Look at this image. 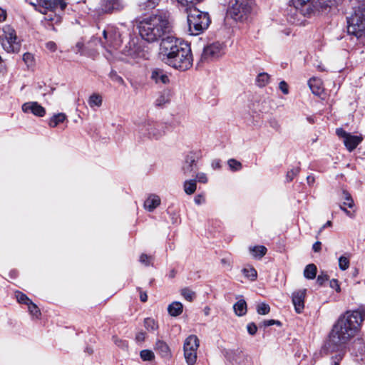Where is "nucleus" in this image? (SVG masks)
Returning a JSON list of instances; mask_svg holds the SVG:
<instances>
[{"instance_id": "obj_60", "label": "nucleus", "mask_w": 365, "mask_h": 365, "mask_svg": "<svg viewBox=\"0 0 365 365\" xmlns=\"http://www.w3.org/2000/svg\"><path fill=\"white\" fill-rule=\"evenodd\" d=\"M321 249H322V243L319 241L316 242L312 246V250L315 252H319L321 250Z\"/></svg>"}, {"instance_id": "obj_53", "label": "nucleus", "mask_w": 365, "mask_h": 365, "mask_svg": "<svg viewBox=\"0 0 365 365\" xmlns=\"http://www.w3.org/2000/svg\"><path fill=\"white\" fill-rule=\"evenodd\" d=\"M343 359V354H336L335 356H333L331 357V365H339L340 364V361L342 360Z\"/></svg>"}, {"instance_id": "obj_23", "label": "nucleus", "mask_w": 365, "mask_h": 365, "mask_svg": "<svg viewBox=\"0 0 365 365\" xmlns=\"http://www.w3.org/2000/svg\"><path fill=\"white\" fill-rule=\"evenodd\" d=\"M267 248L263 245H258L250 247V252L253 257L261 259L267 253Z\"/></svg>"}, {"instance_id": "obj_38", "label": "nucleus", "mask_w": 365, "mask_h": 365, "mask_svg": "<svg viewBox=\"0 0 365 365\" xmlns=\"http://www.w3.org/2000/svg\"><path fill=\"white\" fill-rule=\"evenodd\" d=\"M16 297L19 303L29 305L31 304V300L24 293L21 292H16Z\"/></svg>"}, {"instance_id": "obj_6", "label": "nucleus", "mask_w": 365, "mask_h": 365, "mask_svg": "<svg viewBox=\"0 0 365 365\" xmlns=\"http://www.w3.org/2000/svg\"><path fill=\"white\" fill-rule=\"evenodd\" d=\"M211 22L208 13L200 11L195 7L187 11V24L191 35L197 36L206 30Z\"/></svg>"}, {"instance_id": "obj_51", "label": "nucleus", "mask_w": 365, "mask_h": 365, "mask_svg": "<svg viewBox=\"0 0 365 365\" xmlns=\"http://www.w3.org/2000/svg\"><path fill=\"white\" fill-rule=\"evenodd\" d=\"M336 133L339 137H358L357 135H353L351 133H346L344 129L342 128H337L336 130Z\"/></svg>"}, {"instance_id": "obj_16", "label": "nucleus", "mask_w": 365, "mask_h": 365, "mask_svg": "<svg viewBox=\"0 0 365 365\" xmlns=\"http://www.w3.org/2000/svg\"><path fill=\"white\" fill-rule=\"evenodd\" d=\"M200 345V341L196 335H190L184 342V351H197Z\"/></svg>"}, {"instance_id": "obj_14", "label": "nucleus", "mask_w": 365, "mask_h": 365, "mask_svg": "<svg viewBox=\"0 0 365 365\" xmlns=\"http://www.w3.org/2000/svg\"><path fill=\"white\" fill-rule=\"evenodd\" d=\"M22 110L24 113H32L34 115L43 117L46 114V110L37 102H28L22 105Z\"/></svg>"}, {"instance_id": "obj_21", "label": "nucleus", "mask_w": 365, "mask_h": 365, "mask_svg": "<svg viewBox=\"0 0 365 365\" xmlns=\"http://www.w3.org/2000/svg\"><path fill=\"white\" fill-rule=\"evenodd\" d=\"M183 306L180 302H173L168 307V312L172 317H178L182 312Z\"/></svg>"}, {"instance_id": "obj_17", "label": "nucleus", "mask_w": 365, "mask_h": 365, "mask_svg": "<svg viewBox=\"0 0 365 365\" xmlns=\"http://www.w3.org/2000/svg\"><path fill=\"white\" fill-rule=\"evenodd\" d=\"M155 351L161 357L168 359L171 357V351L168 345L163 341L158 340L155 344Z\"/></svg>"}, {"instance_id": "obj_12", "label": "nucleus", "mask_w": 365, "mask_h": 365, "mask_svg": "<svg viewBox=\"0 0 365 365\" xmlns=\"http://www.w3.org/2000/svg\"><path fill=\"white\" fill-rule=\"evenodd\" d=\"M307 296V289H302L294 291L292 294V302L294 307V310L297 314L303 312L304 309V299Z\"/></svg>"}, {"instance_id": "obj_58", "label": "nucleus", "mask_w": 365, "mask_h": 365, "mask_svg": "<svg viewBox=\"0 0 365 365\" xmlns=\"http://www.w3.org/2000/svg\"><path fill=\"white\" fill-rule=\"evenodd\" d=\"M46 47L51 51H55L56 50L57 46L53 41H48L46 43Z\"/></svg>"}, {"instance_id": "obj_1", "label": "nucleus", "mask_w": 365, "mask_h": 365, "mask_svg": "<svg viewBox=\"0 0 365 365\" xmlns=\"http://www.w3.org/2000/svg\"><path fill=\"white\" fill-rule=\"evenodd\" d=\"M365 319L362 309L346 311L334 324L324 349L327 352L339 351L360 330Z\"/></svg>"}, {"instance_id": "obj_52", "label": "nucleus", "mask_w": 365, "mask_h": 365, "mask_svg": "<svg viewBox=\"0 0 365 365\" xmlns=\"http://www.w3.org/2000/svg\"><path fill=\"white\" fill-rule=\"evenodd\" d=\"M150 256H148L146 254H142L140 257V262L145 266H149L150 264Z\"/></svg>"}, {"instance_id": "obj_30", "label": "nucleus", "mask_w": 365, "mask_h": 365, "mask_svg": "<svg viewBox=\"0 0 365 365\" xmlns=\"http://www.w3.org/2000/svg\"><path fill=\"white\" fill-rule=\"evenodd\" d=\"M170 101L168 92H163L159 95L155 101V106L163 107Z\"/></svg>"}, {"instance_id": "obj_32", "label": "nucleus", "mask_w": 365, "mask_h": 365, "mask_svg": "<svg viewBox=\"0 0 365 365\" xmlns=\"http://www.w3.org/2000/svg\"><path fill=\"white\" fill-rule=\"evenodd\" d=\"M144 327L148 331H155L158 329V323L150 317L144 319Z\"/></svg>"}, {"instance_id": "obj_3", "label": "nucleus", "mask_w": 365, "mask_h": 365, "mask_svg": "<svg viewBox=\"0 0 365 365\" xmlns=\"http://www.w3.org/2000/svg\"><path fill=\"white\" fill-rule=\"evenodd\" d=\"M138 32L144 41L148 43L158 42L170 36L172 32V19L170 13L167 10H158L155 14L143 19L138 23Z\"/></svg>"}, {"instance_id": "obj_42", "label": "nucleus", "mask_w": 365, "mask_h": 365, "mask_svg": "<svg viewBox=\"0 0 365 365\" xmlns=\"http://www.w3.org/2000/svg\"><path fill=\"white\" fill-rule=\"evenodd\" d=\"M29 311L30 314L35 317L36 318H38L41 316V312L38 307L31 302V304L28 305Z\"/></svg>"}, {"instance_id": "obj_59", "label": "nucleus", "mask_w": 365, "mask_h": 365, "mask_svg": "<svg viewBox=\"0 0 365 365\" xmlns=\"http://www.w3.org/2000/svg\"><path fill=\"white\" fill-rule=\"evenodd\" d=\"M115 344L118 346H120L122 348H127L128 347V343L126 341H123V340H121V339H118V340H115Z\"/></svg>"}, {"instance_id": "obj_11", "label": "nucleus", "mask_w": 365, "mask_h": 365, "mask_svg": "<svg viewBox=\"0 0 365 365\" xmlns=\"http://www.w3.org/2000/svg\"><path fill=\"white\" fill-rule=\"evenodd\" d=\"M225 46L220 42H214L205 46L201 55V61H211L222 56Z\"/></svg>"}, {"instance_id": "obj_36", "label": "nucleus", "mask_w": 365, "mask_h": 365, "mask_svg": "<svg viewBox=\"0 0 365 365\" xmlns=\"http://www.w3.org/2000/svg\"><path fill=\"white\" fill-rule=\"evenodd\" d=\"M181 294L188 302L193 301L194 298L195 297V292L192 291L187 287L181 289Z\"/></svg>"}, {"instance_id": "obj_44", "label": "nucleus", "mask_w": 365, "mask_h": 365, "mask_svg": "<svg viewBox=\"0 0 365 365\" xmlns=\"http://www.w3.org/2000/svg\"><path fill=\"white\" fill-rule=\"evenodd\" d=\"M349 266V260L344 256H341L339 258V267L341 270H346Z\"/></svg>"}, {"instance_id": "obj_49", "label": "nucleus", "mask_w": 365, "mask_h": 365, "mask_svg": "<svg viewBox=\"0 0 365 365\" xmlns=\"http://www.w3.org/2000/svg\"><path fill=\"white\" fill-rule=\"evenodd\" d=\"M327 280H329V276L327 274H324L323 272H322V273L317 277V283L319 286H322L324 283Z\"/></svg>"}, {"instance_id": "obj_48", "label": "nucleus", "mask_w": 365, "mask_h": 365, "mask_svg": "<svg viewBox=\"0 0 365 365\" xmlns=\"http://www.w3.org/2000/svg\"><path fill=\"white\" fill-rule=\"evenodd\" d=\"M195 178L194 180H197V182H201V183H206L207 182V177L205 173H198V171L195 175Z\"/></svg>"}, {"instance_id": "obj_33", "label": "nucleus", "mask_w": 365, "mask_h": 365, "mask_svg": "<svg viewBox=\"0 0 365 365\" xmlns=\"http://www.w3.org/2000/svg\"><path fill=\"white\" fill-rule=\"evenodd\" d=\"M102 101L103 100L101 95L98 93H93L89 97L88 103L90 107L93 108L95 106L98 107L101 106Z\"/></svg>"}, {"instance_id": "obj_55", "label": "nucleus", "mask_w": 365, "mask_h": 365, "mask_svg": "<svg viewBox=\"0 0 365 365\" xmlns=\"http://www.w3.org/2000/svg\"><path fill=\"white\" fill-rule=\"evenodd\" d=\"M279 88L282 91V92L284 94H288V93H289L288 85L284 81H282L279 83Z\"/></svg>"}, {"instance_id": "obj_31", "label": "nucleus", "mask_w": 365, "mask_h": 365, "mask_svg": "<svg viewBox=\"0 0 365 365\" xmlns=\"http://www.w3.org/2000/svg\"><path fill=\"white\" fill-rule=\"evenodd\" d=\"M269 81V75L267 73H260L256 78V83L259 87H264Z\"/></svg>"}, {"instance_id": "obj_50", "label": "nucleus", "mask_w": 365, "mask_h": 365, "mask_svg": "<svg viewBox=\"0 0 365 365\" xmlns=\"http://www.w3.org/2000/svg\"><path fill=\"white\" fill-rule=\"evenodd\" d=\"M247 330L250 335L254 336L257 331V327L255 323L250 322L247 325Z\"/></svg>"}, {"instance_id": "obj_46", "label": "nucleus", "mask_w": 365, "mask_h": 365, "mask_svg": "<svg viewBox=\"0 0 365 365\" xmlns=\"http://www.w3.org/2000/svg\"><path fill=\"white\" fill-rule=\"evenodd\" d=\"M109 77L110 78L115 81V82H117L120 84H123L124 83V81L123 79L122 78V77H120V76L118 75L117 72L114 70H111L110 73H109Z\"/></svg>"}, {"instance_id": "obj_25", "label": "nucleus", "mask_w": 365, "mask_h": 365, "mask_svg": "<svg viewBox=\"0 0 365 365\" xmlns=\"http://www.w3.org/2000/svg\"><path fill=\"white\" fill-rule=\"evenodd\" d=\"M362 140L363 138H343V143L346 149L351 152L361 143Z\"/></svg>"}, {"instance_id": "obj_35", "label": "nucleus", "mask_w": 365, "mask_h": 365, "mask_svg": "<svg viewBox=\"0 0 365 365\" xmlns=\"http://www.w3.org/2000/svg\"><path fill=\"white\" fill-rule=\"evenodd\" d=\"M342 197L344 200V205H346L347 207L350 209H352L354 207V200L352 199L351 194L348 191L344 190L342 191Z\"/></svg>"}, {"instance_id": "obj_61", "label": "nucleus", "mask_w": 365, "mask_h": 365, "mask_svg": "<svg viewBox=\"0 0 365 365\" xmlns=\"http://www.w3.org/2000/svg\"><path fill=\"white\" fill-rule=\"evenodd\" d=\"M30 4L34 6V8L36 10V11H38L39 12L42 13V14H45L46 13V9H44V11H43L41 9H39V7H41V6L39 5V0L38 1V4H35V3H33V2H30Z\"/></svg>"}, {"instance_id": "obj_27", "label": "nucleus", "mask_w": 365, "mask_h": 365, "mask_svg": "<svg viewBox=\"0 0 365 365\" xmlns=\"http://www.w3.org/2000/svg\"><path fill=\"white\" fill-rule=\"evenodd\" d=\"M66 119V116L64 113H60L53 115L49 120V125L51 127H56L60 123H63Z\"/></svg>"}, {"instance_id": "obj_34", "label": "nucleus", "mask_w": 365, "mask_h": 365, "mask_svg": "<svg viewBox=\"0 0 365 365\" xmlns=\"http://www.w3.org/2000/svg\"><path fill=\"white\" fill-rule=\"evenodd\" d=\"M187 365H195L197 361V351H184Z\"/></svg>"}, {"instance_id": "obj_4", "label": "nucleus", "mask_w": 365, "mask_h": 365, "mask_svg": "<svg viewBox=\"0 0 365 365\" xmlns=\"http://www.w3.org/2000/svg\"><path fill=\"white\" fill-rule=\"evenodd\" d=\"M352 12L346 17L347 32L359 43L365 44V0L353 4Z\"/></svg>"}, {"instance_id": "obj_56", "label": "nucleus", "mask_w": 365, "mask_h": 365, "mask_svg": "<svg viewBox=\"0 0 365 365\" xmlns=\"http://www.w3.org/2000/svg\"><path fill=\"white\" fill-rule=\"evenodd\" d=\"M346 205H344V204L341 205H339V207L341 210H343L347 216H349L351 218L354 217V211L348 210L346 208Z\"/></svg>"}, {"instance_id": "obj_45", "label": "nucleus", "mask_w": 365, "mask_h": 365, "mask_svg": "<svg viewBox=\"0 0 365 365\" xmlns=\"http://www.w3.org/2000/svg\"><path fill=\"white\" fill-rule=\"evenodd\" d=\"M23 61L27 65L28 67L34 65V56L30 53H25L23 55Z\"/></svg>"}, {"instance_id": "obj_8", "label": "nucleus", "mask_w": 365, "mask_h": 365, "mask_svg": "<svg viewBox=\"0 0 365 365\" xmlns=\"http://www.w3.org/2000/svg\"><path fill=\"white\" fill-rule=\"evenodd\" d=\"M17 38L14 29L9 25L4 26L3 34L0 36V42L6 52L19 53L20 51L21 43Z\"/></svg>"}, {"instance_id": "obj_62", "label": "nucleus", "mask_w": 365, "mask_h": 365, "mask_svg": "<svg viewBox=\"0 0 365 365\" xmlns=\"http://www.w3.org/2000/svg\"><path fill=\"white\" fill-rule=\"evenodd\" d=\"M194 201L197 205H200L205 202V199L201 195H198L195 197Z\"/></svg>"}, {"instance_id": "obj_19", "label": "nucleus", "mask_w": 365, "mask_h": 365, "mask_svg": "<svg viewBox=\"0 0 365 365\" xmlns=\"http://www.w3.org/2000/svg\"><path fill=\"white\" fill-rule=\"evenodd\" d=\"M160 204V199L156 195H150L144 202L145 208L149 212L153 211Z\"/></svg>"}, {"instance_id": "obj_63", "label": "nucleus", "mask_w": 365, "mask_h": 365, "mask_svg": "<svg viewBox=\"0 0 365 365\" xmlns=\"http://www.w3.org/2000/svg\"><path fill=\"white\" fill-rule=\"evenodd\" d=\"M145 335V334L144 332H143V331L138 332L136 334V336H135L136 340L138 341H144Z\"/></svg>"}, {"instance_id": "obj_5", "label": "nucleus", "mask_w": 365, "mask_h": 365, "mask_svg": "<svg viewBox=\"0 0 365 365\" xmlns=\"http://www.w3.org/2000/svg\"><path fill=\"white\" fill-rule=\"evenodd\" d=\"M123 39L119 31L113 28L103 30V36L100 38V43L106 49L105 57L109 61H113L118 54L117 51L121 46Z\"/></svg>"}, {"instance_id": "obj_24", "label": "nucleus", "mask_w": 365, "mask_h": 365, "mask_svg": "<svg viewBox=\"0 0 365 365\" xmlns=\"http://www.w3.org/2000/svg\"><path fill=\"white\" fill-rule=\"evenodd\" d=\"M183 189L187 195L193 194L197 189V180L190 179L184 182Z\"/></svg>"}, {"instance_id": "obj_29", "label": "nucleus", "mask_w": 365, "mask_h": 365, "mask_svg": "<svg viewBox=\"0 0 365 365\" xmlns=\"http://www.w3.org/2000/svg\"><path fill=\"white\" fill-rule=\"evenodd\" d=\"M242 272L245 277L251 281H255L257 277V270L253 267H245Z\"/></svg>"}, {"instance_id": "obj_18", "label": "nucleus", "mask_w": 365, "mask_h": 365, "mask_svg": "<svg viewBox=\"0 0 365 365\" xmlns=\"http://www.w3.org/2000/svg\"><path fill=\"white\" fill-rule=\"evenodd\" d=\"M308 84L313 94L320 96L322 93L324 88L320 79L312 78L309 80Z\"/></svg>"}, {"instance_id": "obj_28", "label": "nucleus", "mask_w": 365, "mask_h": 365, "mask_svg": "<svg viewBox=\"0 0 365 365\" xmlns=\"http://www.w3.org/2000/svg\"><path fill=\"white\" fill-rule=\"evenodd\" d=\"M121 53L125 56H130L131 58H135L136 56V49L135 45L133 42H129L128 45H126L124 48L122 50Z\"/></svg>"}, {"instance_id": "obj_20", "label": "nucleus", "mask_w": 365, "mask_h": 365, "mask_svg": "<svg viewBox=\"0 0 365 365\" xmlns=\"http://www.w3.org/2000/svg\"><path fill=\"white\" fill-rule=\"evenodd\" d=\"M121 8L119 0H103L102 9L105 12H111L114 10H119Z\"/></svg>"}, {"instance_id": "obj_26", "label": "nucleus", "mask_w": 365, "mask_h": 365, "mask_svg": "<svg viewBox=\"0 0 365 365\" xmlns=\"http://www.w3.org/2000/svg\"><path fill=\"white\" fill-rule=\"evenodd\" d=\"M317 272V266L314 264H309L305 267L304 276L307 279H314Z\"/></svg>"}, {"instance_id": "obj_22", "label": "nucleus", "mask_w": 365, "mask_h": 365, "mask_svg": "<svg viewBox=\"0 0 365 365\" xmlns=\"http://www.w3.org/2000/svg\"><path fill=\"white\" fill-rule=\"evenodd\" d=\"M233 309L235 311V313L239 316L242 317L246 314L247 308V303L245 299H242L238 300L234 305Z\"/></svg>"}, {"instance_id": "obj_41", "label": "nucleus", "mask_w": 365, "mask_h": 365, "mask_svg": "<svg viewBox=\"0 0 365 365\" xmlns=\"http://www.w3.org/2000/svg\"><path fill=\"white\" fill-rule=\"evenodd\" d=\"M299 171H300L299 167L294 168L291 169L290 170L287 171V175H286L287 181V182L292 181L293 179L294 178V177L297 176L299 173Z\"/></svg>"}, {"instance_id": "obj_64", "label": "nucleus", "mask_w": 365, "mask_h": 365, "mask_svg": "<svg viewBox=\"0 0 365 365\" xmlns=\"http://www.w3.org/2000/svg\"><path fill=\"white\" fill-rule=\"evenodd\" d=\"M314 181L315 178L314 175H310L307 177V182L309 185H312L314 183Z\"/></svg>"}, {"instance_id": "obj_7", "label": "nucleus", "mask_w": 365, "mask_h": 365, "mask_svg": "<svg viewBox=\"0 0 365 365\" xmlns=\"http://www.w3.org/2000/svg\"><path fill=\"white\" fill-rule=\"evenodd\" d=\"M343 0H312L310 2L299 1L301 12L304 16L327 14L332 7L339 5Z\"/></svg>"}, {"instance_id": "obj_13", "label": "nucleus", "mask_w": 365, "mask_h": 365, "mask_svg": "<svg viewBox=\"0 0 365 365\" xmlns=\"http://www.w3.org/2000/svg\"><path fill=\"white\" fill-rule=\"evenodd\" d=\"M39 5L43 9L63 11L67 6V2L66 0H39Z\"/></svg>"}, {"instance_id": "obj_43", "label": "nucleus", "mask_w": 365, "mask_h": 365, "mask_svg": "<svg viewBox=\"0 0 365 365\" xmlns=\"http://www.w3.org/2000/svg\"><path fill=\"white\" fill-rule=\"evenodd\" d=\"M227 164L232 171H237L242 168V164L240 162L237 161L235 159H230L227 161Z\"/></svg>"}, {"instance_id": "obj_39", "label": "nucleus", "mask_w": 365, "mask_h": 365, "mask_svg": "<svg viewBox=\"0 0 365 365\" xmlns=\"http://www.w3.org/2000/svg\"><path fill=\"white\" fill-rule=\"evenodd\" d=\"M270 311V307L266 303H260L257 306V312L260 315L267 314Z\"/></svg>"}, {"instance_id": "obj_37", "label": "nucleus", "mask_w": 365, "mask_h": 365, "mask_svg": "<svg viewBox=\"0 0 365 365\" xmlns=\"http://www.w3.org/2000/svg\"><path fill=\"white\" fill-rule=\"evenodd\" d=\"M161 1L162 0H146L141 4V6H143L144 9L152 10L159 5Z\"/></svg>"}, {"instance_id": "obj_9", "label": "nucleus", "mask_w": 365, "mask_h": 365, "mask_svg": "<svg viewBox=\"0 0 365 365\" xmlns=\"http://www.w3.org/2000/svg\"><path fill=\"white\" fill-rule=\"evenodd\" d=\"M252 0H235V3L229 8V15L236 21H243L250 13Z\"/></svg>"}, {"instance_id": "obj_47", "label": "nucleus", "mask_w": 365, "mask_h": 365, "mask_svg": "<svg viewBox=\"0 0 365 365\" xmlns=\"http://www.w3.org/2000/svg\"><path fill=\"white\" fill-rule=\"evenodd\" d=\"M262 325L264 327L272 326V325H277L278 327H282V323L280 321L276 320V319H267V320H264L262 322Z\"/></svg>"}, {"instance_id": "obj_57", "label": "nucleus", "mask_w": 365, "mask_h": 365, "mask_svg": "<svg viewBox=\"0 0 365 365\" xmlns=\"http://www.w3.org/2000/svg\"><path fill=\"white\" fill-rule=\"evenodd\" d=\"M76 51L77 53H84V43L81 41H78L76 44Z\"/></svg>"}, {"instance_id": "obj_54", "label": "nucleus", "mask_w": 365, "mask_h": 365, "mask_svg": "<svg viewBox=\"0 0 365 365\" xmlns=\"http://www.w3.org/2000/svg\"><path fill=\"white\" fill-rule=\"evenodd\" d=\"M329 286L332 289H334L337 292H339L341 291L339 282L336 279H332L331 280H330Z\"/></svg>"}, {"instance_id": "obj_15", "label": "nucleus", "mask_w": 365, "mask_h": 365, "mask_svg": "<svg viewBox=\"0 0 365 365\" xmlns=\"http://www.w3.org/2000/svg\"><path fill=\"white\" fill-rule=\"evenodd\" d=\"M151 79L156 83L168 84L170 82L167 73L160 68H155L152 71Z\"/></svg>"}, {"instance_id": "obj_40", "label": "nucleus", "mask_w": 365, "mask_h": 365, "mask_svg": "<svg viewBox=\"0 0 365 365\" xmlns=\"http://www.w3.org/2000/svg\"><path fill=\"white\" fill-rule=\"evenodd\" d=\"M140 356L143 361H152L155 358L153 352L148 349L142 350Z\"/></svg>"}, {"instance_id": "obj_10", "label": "nucleus", "mask_w": 365, "mask_h": 365, "mask_svg": "<svg viewBox=\"0 0 365 365\" xmlns=\"http://www.w3.org/2000/svg\"><path fill=\"white\" fill-rule=\"evenodd\" d=\"M200 155L198 153L190 152L185 157L182 166L184 175L194 177L199 170L198 160Z\"/></svg>"}, {"instance_id": "obj_2", "label": "nucleus", "mask_w": 365, "mask_h": 365, "mask_svg": "<svg viewBox=\"0 0 365 365\" xmlns=\"http://www.w3.org/2000/svg\"><path fill=\"white\" fill-rule=\"evenodd\" d=\"M160 54L170 66L179 71H187L192 66V54L189 43L172 36L163 38Z\"/></svg>"}]
</instances>
